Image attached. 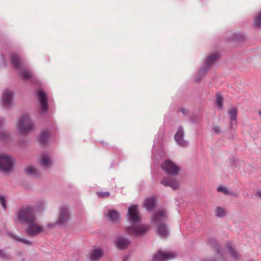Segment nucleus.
<instances>
[{
    "label": "nucleus",
    "mask_w": 261,
    "mask_h": 261,
    "mask_svg": "<svg viewBox=\"0 0 261 261\" xmlns=\"http://www.w3.org/2000/svg\"><path fill=\"white\" fill-rule=\"evenodd\" d=\"M129 219L130 221L135 224L140 220V217L138 214V207L137 205H133L128 209ZM149 229V226L145 225H134L132 227H128L126 232L129 235L135 234L136 236L142 235L145 233Z\"/></svg>",
    "instance_id": "obj_1"
},
{
    "label": "nucleus",
    "mask_w": 261,
    "mask_h": 261,
    "mask_svg": "<svg viewBox=\"0 0 261 261\" xmlns=\"http://www.w3.org/2000/svg\"><path fill=\"white\" fill-rule=\"evenodd\" d=\"M36 219L35 210L32 206H22L17 211L16 214L15 221L17 223L27 224Z\"/></svg>",
    "instance_id": "obj_2"
},
{
    "label": "nucleus",
    "mask_w": 261,
    "mask_h": 261,
    "mask_svg": "<svg viewBox=\"0 0 261 261\" xmlns=\"http://www.w3.org/2000/svg\"><path fill=\"white\" fill-rule=\"evenodd\" d=\"M166 218V213L162 210L156 212L152 218V220L157 225L158 233L162 238H165L168 236V232L166 225L162 223V221Z\"/></svg>",
    "instance_id": "obj_3"
},
{
    "label": "nucleus",
    "mask_w": 261,
    "mask_h": 261,
    "mask_svg": "<svg viewBox=\"0 0 261 261\" xmlns=\"http://www.w3.org/2000/svg\"><path fill=\"white\" fill-rule=\"evenodd\" d=\"M19 130L21 134H24L30 130L33 127V125L30 120V118L27 114L23 115L19 119Z\"/></svg>",
    "instance_id": "obj_4"
},
{
    "label": "nucleus",
    "mask_w": 261,
    "mask_h": 261,
    "mask_svg": "<svg viewBox=\"0 0 261 261\" xmlns=\"http://www.w3.org/2000/svg\"><path fill=\"white\" fill-rule=\"evenodd\" d=\"M161 167L166 173L172 175H177L180 170L178 166L169 160L165 161Z\"/></svg>",
    "instance_id": "obj_5"
},
{
    "label": "nucleus",
    "mask_w": 261,
    "mask_h": 261,
    "mask_svg": "<svg viewBox=\"0 0 261 261\" xmlns=\"http://www.w3.org/2000/svg\"><path fill=\"white\" fill-rule=\"evenodd\" d=\"M27 224L28 227L26 229V233L30 236H35L43 231V227L37 223L36 220H33L32 222H29Z\"/></svg>",
    "instance_id": "obj_6"
},
{
    "label": "nucleus",
    "mask_w": 261,
    "mask_h": 261,
    "mask_svg": "<svg viewBox=\"0 0 261 261\" xmlns=\"http://www.w3.org/2000/svg\"><path fill=\"white\" fill-rule=\"evenodd\" d=\"M238 108L235 106L230 107L227 111V114L229 119V129L234 131L238 125L237 116L238 114Z\"/></svg>",
    "instance_id": "obj_7"
},
{
    "label": "nucleus",
    "mask_w": 261,
    "mask_h": 261,
    "mask_svg": "<svg viewBox=\"0 0 261 261\" xmlns=\"http://www.w3.org/2000/svg\"><path fill=\"white\" fill-rule=\"evenodd\" d=\"M12 161L11 158L5 154H0V169L4 172L11 170L12 168Z\"/></svg>",
    "instance_id": "obj_8"
},
{
    "label": "nucleus",
    "mask_w": 261,
    "mask_h": 261,
    "mask_svg": "<svg viewBox=\"0 0 261 261\" xmlns=\"http://www.w3.org/2000/svg\"><path fill=\"white\" fill-rule=\"evenodd\" d=\"M175 253L172 252L158 251L153 256L152 261H164L174 258Z\"/></svg>",
    "instance_id": "obj_9"
},
{
    "label": "nucleus",
    "mask_w": 261,
    "mask_h": 261,
    "mask_svg": "<svg viewBox=\"0 0 261 261\" xmlns=\"http://www.w3.org/2000/svg\"><path fill=\"white\" fill-rule=\"evenodd\" d=\"M37 94L42 110L44 112L46 111L48 108L46 94L41 89L38 90Z\"/></svg>",
    "instance_id": "obj_10"
},
{
    "label": "nucleus",
    "mask_w": 261,
    "mask_h": 261,
    "mask_svg": "<svg viewBox=\"0 0 261 261\" xmlns=\"http://www.w3.org/2000/svg\"><path fill=\"white\" fill-rule=\"evenodd\" d=\"M214 251L216 254V260H226L223 250L220 246L219 243L213 239V252Z\"/></svg>",
    "instance_id": "obj_11"
},
{
    "label": "nucleus",
    "mask_w": 261,
    "mask_h": 261,
    "mask_svg": "<svg viewBox=\"0 0 261 261\" xmlns=\"http://www.w3.org/2000/svg\"><path fill=\"white\" fill-rule=\"evenodd\" d=\"M226 247L230 253V256L235 261H239L241 259V255L237 250L235 246L228 242L226 244Z\"/></svg>",
    "instance_id": "obj_12"
},
{
    "label": "nucleus",
    "mask_w": 261,
    "mask_h": 261,
    "mask_svg": "<svg viewBox=\"0 0 261 261\" xmlns=\"http://www.w3.org/2000/svg\"><path fill=\"white\" fill-rule=\"evenodd\" d=\"M161 184L167 187L169 186L173 190H176L179 188V182L173 178H164L161 181Z\"/></svg>",
    "instance_id": "obj_13"
},
{
    "label": "nucleus",
    "mask_w": 261,
    "mask_h": 261,
    "mask_svg": "<svg viewBox=\"0 0 261 261\" xmlns=\"http://www.w3.org/2000/svg\"><path fill=\"white\" fill-rule=\"evenodd\" d=\"M215 105L218 110L222 111L224 109V97L219 92L215 94Z\"/></svg>",
    "instance_id": "obj_14"
},
{
    "label": "nucleus",
    "mask_w": 261,
    "mask_h": 261,
    "mask_svg": "<svg viewBox=\"0 0 261 261\" xmlns=\"http://www.w3.org/2000/svg\"><path fill=\"white\" fill-rule=\"evenodd\" d=\"M13 93L11 91L6 90L4 91L2 99L5 107H9L12 103Z\"/></svg>",
    "instance_id": "obj_15"
},
{
    "label": "nucleus",
    "mask_w": 261,
    "mask_h": 261,
    "mask_svg": "<svg viewBox=\"0 0 261 261\" xmlns=\"http://www.w3.org/2000/svg\"><path fill=\"white\" fill-rule=\"evenodd\" d=\"M184 132L181 127H179L175 135V140L181 146H186L187 145L186 141L183 139Z\"/></svg>",
    "instance_id": "obj_16"
},
{
    "label": "nucleus",
    "mask_w": 261,
    "mask_h": 261,
    "mask_svg": "<svg viewBox=\"0 0 261 261\" xmlns=\"http://www.w3.org/2000/svg\"><path fill=\"white\" fill-rule=\"evenodd\" d=\"M217 190L218 192L222 193L225 195L231 196L233 198H237L238 197V194L237 192L229 190L226 187L220 186L217 188Z\"/></svg>",
    "instance_id": "obj_17"
},
{
    "label": "nucleus",
    "mask_w": 261,
    "mask_h": 261,
    "mask_svg": "<svg viewBox=\"0 0 261 261\" xmlns=\"http://www.w3.org/2000/svg\"><path fill=\"white\" fill-rule=\"evenodd\" d=\"M11 62L16 69H19L22 65V60L20 57L17 54H12L11 55Z\"/></svg>",
    "instance_id": "obj_18"
},
{
    "label": "nucleus",
    "mask_w": 261,
    "mask_h": 261,
    "mask_svg": "<svg viewBox=\"0 0 261 261\" xmlns=\"http://www.w3.org/2000/svg\"><path fill=\"white\" fill-rule=\"evenodd\" d=\"M39 163L42 166L49 167L51 165V161L49 156L47 154L43 153L40 156Z\"/></svg>",
    "instance_id": "obj_19"
},
{
    "label": "nucleus",
    "mask_w": 261,
    "mask_h": 261,
    "mask_svg": "<svg viewBox=\"0 0 261 261\" xmlns=\"http://www.w3.org/2000/svg\"><path fill=\"white\" fill-rule=\"evenodd\" d=\"M214 213L215 214V216L218 218H223L225 217L227 213V210L223 207L221 206H217L216 207Z\"/></svg>",
    "instance_id": "obj_20"
},
{
    "label": "nucleus",
    "mask_w": 261,
    "mask_h": 261,
    "mask_svg": "<svg viewBox=\"0 0 261 261\" xmlns=\"http://www.w3.org/2000/svg\"><path fill=\"white\" fill-rule=\"evenodd\" d=\"M116 244L118 248L120 249H125L128 247L129 242L127 239L120 238L116 241Z\"/></svg>",
    "instance_id": "obj_21"
},
{
    "label": "nucleus",
    "mask_w": 261,
    "mask_h": 261,
    "mask_svg": "<svg viewBox=\"0 0 261 261\" xmlns=\"http://www.w3.org/2000/svg\"><path fill=\"white\" fill-rule=\"evenodd\" d=\"M68 219V214L67 210L65 207H62L60 211V217L59 218V223H64Z\"/></svg>",
    "instance_id": "obj_22"
},
{
    "label": "nucleus",
    "mask_w": 261,
    "mask_h": 261,
    "mask_svg": "<svg viewBox=\"0 0 261 261\" xmlns=\"http://www.w3.org/2000/svg\"><path fill=\"white\" fill-rule=\"evenodd\" d=\"M103 255L102 251L101 249H96L94 250L91 254V257L93 260H95L100 258Z\"/></svg>",
    "instance_id": "obj_23"
},
{
    "label": "nucleus",
    "mask_w": 261,
    "mask_h": 261,
    "mask_svg": "<svg viewBox=\"0 0 261 261\" xmlns=\"http://www.w3.org/2000/svg\"><path fill=\"white\" fill-rule=\"evenodd\" d=\"M49 134L47 131H43L39 138V141L41 144H45L48 140Z\"/></svg>",
    "instance_id": "obj_24"
},
{
    "label": "nucleus",
    "mask_w": 261,
    "mask_h": 261,
    "mask_svg": "<svg viewBox=\"0 0 261 261\" xmlns=\"http://www.w3.org/2000/svg\"><path fill=\"white\" fill-rule=\"evenodd\" d=\"M155 202V200L154 198H148L145 201L144 206L146 208L151 210L153 208Z\"/></svg>",
    "instance_id": "obj_25"
},
{
    "label": "nucleus",
    "mask_w": 261,
    "mask_h": 261,
    "mask_svg": "<svg viewBox=\"0 0 261 261\" xmlns=\"http://www.w3.org/2000/svg\"><path fill=\"white\" fill-rule=\"evenodd\" d=\"M108 216L113 221H116L119 218L118 213L115 210H110L108 212Z\"/></svg>",
    "instance_id": "obj_26"
},
{
    "label": "nucleus",
    "mask_w": 261,
    "mask_h": 261,
    "mask_svg": "<svg viewBox=\"0 0 261 261\" xmlns=\"http://www.w3.org/2000/svg\"><path fill=\"white\" fill-rule=\"evenodd\" d=\"M20 74L24 80L31 79L33 76L31 72L27 69H24L23 70H22L20 73Z\"/></svg>",
    "instance_id": "obj_27"
},
{
    "label": "nucleus",
    "mask_w": 261,
    "mask_h": 261,
    "mask_svg": "<svg viewBox=\"0 0 261 261\" xmlns=\"http://www.w3.org/2000/svg\"><path fill=\"white\" fill-rule=\"evenodd\" d=\"M25 172L27 174L35 175L37 174L36 168L32 166H29L25 169Z\"/></svg>",
    "instance_id": "obj_28"
},
{
    "label": "nucleus",
    "mask_w": 261,
    "mask_h": 261,
    "mask_svg": "<svg viewBox=\"0 0 261 261\" xmlns=\"http://www.w3.org/2000/svg\"><path fill=\"white\" fill-rule=\"evenodd\" d=\"M254 24L255 27H261V13L254 19Z\"/></svg>",
    "instance_id": "obj_29"
},
{
    "label": "nucleus",
    "mask_w": 261,
    "mask_h": 261,
    "mask_svg": "<svg viewBox=\"0 0 261 261\" xmlns=\"http://www.w3.org/2000/svg\"><path fill=\"white\" fill-rule=\"evenodd\" d=\"M232 39L236 41H242L244 39V36L240 33L234 34Z\"/></svg>",
    "instance_id": "obj_30"
},
{
    "label": "nucleus",
    "mask_w": 261,
    "mask_h": 261,
    "mask_svg": "<svg viewBox=\"0 0 261 261\" xmlns=\"http://www.w3.org/2000/svg\"><path fill=\"white\" fill-rule=\"evenodd\" d=\"M212 66V56L210 55L205 61L206 68L210 69Z\"/></svg>",
    "instance_id": "obj_31"
},
{
    "label": "nucleus",
    "mask_w": 261,
    "mask_h": 261,
    "mask_svg": "<svg viewBox=\"0 0 261 261\" xmlns=\"http://www.w3.org/2000/svg\"><path fill=\"white\" fill-rule=\"evenodd\" d=\"M221 57V54L220 52L218 51H213V63L215 61L219 59Z\"/></svg>",
    "instance_id": "obj_32"
},
{
    "label": "nucleus",
    "mask_w": 261,
    "mask_h": 261,
    "mask_svg": "<svg viewBox=\"0 0 261 261\" xmlns=\"http://www.w3.org/2000/svg\"><path fill=\"white\" fill-rule=\"evenodd\" d=\"M12 237L13 238V239H14V240H17V241H19L23 243H24V244H29V245H31V243L28 241H26L25 240H24V239H19L18 238H17V237H16L15 236H12Z\"/></svg>",
    "instance_id": "obj_33"
},
{
    "label": "nucleus",
    "mask_w": 261,
    "mask_h": 261,
    "mask_svg": "<svg viewBox=\"0 0 261 261\" xmlns=\"http://www.w3.org/2000/svg\"><path fill=\"white\" fill-rule=\"evenodd\" d=\"M0 202L2 206L6 209L7 208L6 201L5 197L3 196H0Z\"/></svg>",
    "instance_id": "obj_34"
},
{
    "label": "nucleus",
    "mask_w": 261,
    "mask_h": 261,
    "mask_svg": "<svg viewBox=\"0 0 261 261\" xmlns=\"http://www.w3.org/2000/svg\"><path fill=\"white\" fill-rule=\"evenodd\" d=\"M97 195L100 198H105L109 197L110 196V193L108 192H98Z\"/></svg>",
    "instance_id": "obj_35"
},
{
    "label": "nucleus",
    "mask_w": 261,
    "mask_h": 261,
    "mask_svg": "<svg viewBox=\"0 0 261 261\" xmlns=\"http://www.w3.org/2000/svg\"><path fill=\"white\" fill-rule=\"evenodd\" d=\"M213 131L217 134H220L222 132V130L219 126H215L213 127Z\"/></svg>",
    "instance_id": "obj_36"
},
{
    "label": "nucleus",
    "mask_w": 261,
    "mask_h": 261,
    "mask_svg": "<svg viewBox=\"0 0 261 261\" xmlns=\"http://www.w3.org/2000/svg\"><path fill=\"white\" fill-rule=\"evenodd\" d=\"M0 257L2 258H7L6 254L2 250H0Z\"/></svg>",
    "instance_id": "obj_37"
},
{
    "label": "nucleus",
    "mask_w": 261,
    "mask_h": 261,
    "mask_svg": "<svg viewBox=\"0 0 261 261\" xmlns=\"http://www.w3.org/2000/svg\"><path fill=\"white\" fill-rule=\"evenodd\" d=\"M255 197L258 198H261V191H257L255 194Z\"/></svg>",
    "instance_id": "obj_38"
},
{
    "label": "nucleus",
    "mask_w": 261,
    "mask_h": 261,
    "mask_svg": "<svg viewBox=\"0 0 261 261\" xmlns=\"http://www.w3.org/2000/svg\"><path fill=\"white\" fill-rule=\"evenodd\" d=\"M205 73V70L204 69H201L200 71V73Z\"/></svg>",
    "instance_id": "obj_39"
},
{
    "label": "nucleus",
    "mask_w": 261,
    "mask_h": 261,
    "mask_svg": "<svg viewBox=\"0 0 261 261\" xmlns=\"http://www.w3.org/2000/svg\"><path fill=\"white\" fill-rule=\"evenodd\" d=\"M127 259H128V257H125L124 258L123 261H126Z\"/></svg>",
    "instance_id": "obj_40"
},
{
    "label": "nucleus",
    "mask_w": 261,
    "mask_h": 261,
    "mask_svg": "<svg viewBox=\"0 0 261 261\" xmlns=\"http://www.w3.org/2000/svg\"><path fill=\"white\" fill-rule=\"evenodd\" d=\"M216 257V256H215V257ZM220 261V260H216L215 258V259H213V261Z\"/></svg>",
    "instance_id": "obj_41"
},
{
    "label": "nucleus",
    "mask_w": 261,
    "mask_h": 261,
    "mask_svg": "<svg viewBox=\"0 0 261 261\" xmlns=\"http://www.w3.org/2000/svg\"><path fill=\"white\" fill-rule=\"evenodd\" d=\"M216 257V256H215V257ZM220 261V260H216L215 258V259H213V261Z\"/></svg>",
    "instance_id": "obj_42"
},
{
    "label": "nucleus",
    "mask_w": 261,
    "mask_h": 261,
    "mask_svg": "<svg viewBox=\"0 0 261 261\" xmlns=\"http://www.w3.org/2000/svg\"><path fill=\"white\" fill-rule=\"evenodd\" d=\"M258 113H259V115H260V116L261 117V111H259V112H258Z\"/></svg>",
    "instance_id": "obj_43"
},
{
    "label": "nucleus",
    "mask_w": 261,
    "mask_h": 261,
    "mask_svg": "<svg viewBox=\"0 0 261 261\" xmlns=\"http://www.w3.org/2000/svg\"><path fill=\"white\" fill-rule=\"evenodd\" d=\"M1 137L2 139H4V137L3 136V135H2V136H1Z\"/></svg>",
    "instance_id": "obj_44"
},
{
    "label": "nucleus",
    "mask_w": 261,
    "mask_h": 261,
    "mask_svg": "<svg viewBox=\"0 0 261 261\" xmlns=\"http://www.w3.org/2000/svg\"><path fill=\"white\" fill-rule=\"evenodd\" d=\"M2 123V121L0 120V124Z\"/></svg>",
    "instance_id": "obj_45"
}]
</instances>
